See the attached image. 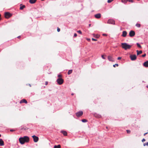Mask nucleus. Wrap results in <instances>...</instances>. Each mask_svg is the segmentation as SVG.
I'll return each mask as SVG.
<instances>
[{"instance_id":"obj_41","label":"nucleus","mask_w":148,"mask_h":148,"mask_svg":"<svg viewBox=\"0 0 148 148\" xmlns=\"http://www.w3.org/2000/svg\"><path fill=\"white\" fill-rule=\"evenodd\" d=\"M103 36H107V35L106 34H103Z\"/></svg>"},{"instance_id":"obj_19","label":"nucleus","mask_w":148,"mask_h":148,"mask_svg":"<svg viewBox=\"0 0 148 148\" xmlns=\"http://www.w3.org/2000/svg\"><path fill=\"white\" fill-rule=\"evenodd\" d=\"M61 146L60 145H55L54 148H60Z\"/></svg>"},{"instance_id":"obj_2","label":"nucleus","mask_w":148,"mask_h":148,"mask_svg":"<svg viewBox=\"0 0 148 148\" xmlns=\"http://www.w3.org/2000/svg\"><path fill=\"white\" fill-rule=\"evenodd\" d=\"M121 44L122 48L125 50L130 49L132 46V45H129L126 43H122Z\"/></svg>"},{"instance_id":"obj_45","label":"nucleus","mask_w":148,"mask_h":148,"mask_svg":"<svg viewBox=\"0 0 148 148\" xmlns=\"http://www.w3.org/2000/svg\"><path fill=\"white\" fill-rule=\"evenodd\" d=\"M91 26V24H89V27H90Z\"/></svg>"},{"instance_id":"obj_10","label":"nucleus","mask_w":148,"mask_h":148,"mask_svg":"<svg viewBox=\"0 0 148 148\" xmlns=\"http://www.w3.org/2000/svg\"><path fill=\"white\" fill-rule=\"evenodd\" d=\"M108 60L112 62H114V59L111 56H108Z\"/></svg>"},{"instance_id":"obj_50","label":"nucleus","mask_w":148,"mask_h":148,"mask_svg":"<svg viewBox=\"0 0 148 148\" xmlns=\"http://www.w3.org/2000/svg\"><path fill=\"white\" fill-rule=\"evenodd\" d=\"M1 134H0V137H1Z\"/></svg>"},{"instance_id":"obj_6","label":"nucleus","mask_w":148,"mask_h":148,"mask_svg":"<svg viewBox=\"0 0 148 148\" xmlns=\"http://www.w3.org/2000/svg\"><path fill=\"white\" fill-rule=\"evenodd\" d=\"M130 57L131 60L132 61L135 60L136 59V56L135 55H131Z\"/></svg>"},{"instance_id":"obj_14","label":"nucleus","mask_w":148,"mask_h":148,"mask_svg":"<svg viewBox=\"0 0 148 148\" xmlns=\"http://www.w3.org/2000/svg\"><path fill=\"white\" fill-rule=\"evenodd\" d=\"M143 65L145 67H148V61L145 62L143 63Z\"/></svg>"},{"instance_id":"obj_37","label":"nucleus","mask_w":148,"mask_h":148,"mask_svg":"<svg viewBox=\"0 0 148 148\" xmlns=\"http://www.w3.org/2000/svg\"><path fill=\"white\" fill-rule=\"evenodd\" d=\"M57 30L58 32H59L60 31V29L58 27Z\"/></svg>"},{"instance_id":"obj_18","label":"nucleus","mask_w":148,"mask_h":148,"mask_svg":"<svg viewBox=\"0 0 148 148\" xmlns=\"http://www.w3.org/2000/svg\"><path fill=\"white\" fill-rule=\"evenodd\" d=\"M136 52H137V55H138L139 54H140L142 53V51L141 50V51L137 50Z\"/></svg>"},{"instance_id":"obj_32","label":"nucleus","mask_w":148,"mask_h":148,"mask_svg":"<svg viewBox=\"0 0 148 148\" xmlns=\"http://www.w3.org/2000/svg\"><path fill=\"white\" fill-rule=\"evenodd\" d=\"M127 1H129L130 2H131L132 3L133 2V0H127Z\"/></svg>"},{"instance_id":"obj_48","label":"nucleus","mask_w":148,"mask_h":148,"mask_svg":"<svg viewBox=\"0 0 148 148\" xmlns=\"http://www.w3.org/2000/svg\"><path fill=\"white\" fill-rule=\"evenodd\" d=\"M29 86H31V85H30V84H29Z\"/></svg>"},{"instance_id":"obj_7","label":"nucleus","mask_w":148,"mask_h":148,"mask_svg":"<svg viewBox=\"0 0 148 148\" xmlns=\"http://www.w3.org/2000/svg\"><path fill=\"white\" fill-rule=\"evenodd\" d=\"M12 15L8 12H6L5 14V17L6 18H8L11 16Z\"/></svg>"},{"instance_id":"obj_43","label":"nucleus","mask_w":148,"mask_h":148,"mask_svg":"<svg viewBox=\"0 0 148 148\" xmlns=\"http://www.w3.org/2000/svg\"><path fill=\"white\" fill-rule=\"evenodd\" d=\"M48 84V82H45V85H47Z\"/></svg>"},{"instance_id":"obj_47","label":"nucleus","mask_w":148,"mask_h":148,"mask_svg":"<svg viewBox=\"0 0 148 148\" xmlns=\"http://www.w3.org/2000/svg\"><path fill=\"white\" fill-rule=\"evenodd\" d=\"M74 95V94H73V93H72V94H71V95Z\"/></svg>"},{"instance_id":"obj_21","label":"nucleus","mask_w":148,"mask_h":148,"mask_svg":"<svg viewBox=\"0 0 148 148\" xmlns=\"http://www.w3.org/2000/svg\"><path fill=\"white\" fill-rule=\"evenodd\" d=\"M136 26L138 27H140L141 26V25L140 24L136 23Z\"/></svg>"},{"instance_id":"obj_11","label":"nucleus","mask_w":148,"mask_h":148,"mask_svg":"<svg viewBox=\"0 0 148 148\" xmlns=\"http://www.w3.org/2000/svg\"><path fill=\"white\" fill-rule=\"evenodd\" d=\"M95 17L97 18H99L101 17V14L100 13H98L95 15Z\"/></svg>"},{"instance_id":"obj_42","label":"nucleus","mask_w":148,"mask_h":148,"mask_svg":"<svg viewBox=\"0 0 148 148\" xmlns=\"http://www.w3.org/2000/svg\"><path fill=\"white\" fill-rule=\"evenodd\" d=\"M10 131L11 132H13V131H14V130H13V129H11V130H10Z\"/></svg>"},{"instance_id":"obj_39","label":"nucleus","mask_w":148,"mask_h":148,"mask_svg":"<svg viewBox=\"0 0 148 148\" xmlns=\"http://www.w3.org/2000/svg\"><path fill=\"white\" fill-rule=\"evenodd\" d=\"M145 140L144 139V138H143L142 140V142H144V141H145Z\"/></svg>"},{"instance_id":"obj_23","label":"nucleus","mask_w":148,"mask_h":148,"mask_svg":"<svg viewBox=\"0 0 148 148\" xmlns=\"http://www.w3.org/2000/svg\"><path fill=\"white\" fill-rule=\"evenodd\" d=\"M25 6L24 5H23L22 6H21L20 7V10H23V8H25Z\"/></svg>"},{"instance_id":"obj_25","label":"nucleus","mask_w":148,"mask_h":148,"mask_svg":"<svg viewBox=\"0 0 148 148\" xmlns=\"http://www.w3.org/2000/svg\"><path fill=\"white\" fill-rule=\"evenodd\" d=\"M136 45H137V46L138 47L140 48H141V46L140 45L139 43H136Z\"/></svg>"},{"instance_id":"obj_9","label":"nucleus","mask_w":148,"mask_h":148,"mask_svg":"<svg viewBox=\"0 0 148 148\" xmlns=\"http://www.w3.org/2000/svg\"><path fill=\"white\" fill-rule=\"evenodd\" d=\"M107 23L109 24H111L114 25L115 24V21L112 19H109L108 20Z\"/></svg>"},{"instance_id":"obj_40","label":"nucleus","mask_w":148,"mask_h":148,"mask_svg":"<svg viewBox=\"0 0 148 148\" xmlns=\"http://www.w3.org/2000/svg\"><path fill=\"white\" fill-rule=\"evenodd\" d=\"M121 57H119L118 58H117V59L118 60H120V59H121Z\"/></svg>"},{"instance_id":"obj_38","label":"nucleus","mask_w":148,"mask_h":148,"mask_svg":"<svg viewBox=\"0 0 148 148\" xmlns=\"http://www.w3.org/2000/svg\"><path fill=\"white\" fill-rule=\"evenodd\" d=\"M146 55V54H145L143 55L142 56V57H145V56Z\"/></svg>"},{"instance_id":"obj_8","label":"nucleus","mask_w":148,"mask_h":148,"mask_svg":"<svg viewBox=\"0 0 148 148\" xmlns=\"http://www.w3.org/2000/svg\"><path fill=\"white\" fill-rule=\"evenodd\" d=\"M32 137L33 138L34 141L35 142H38V138L35 135H33L32 136Z\"/></svg>"},{"instance_id":"obj_15","label":"nucleus","mask_w":148,"mask_h":148,"mask_svg":"<svg viewBox=\"0 0 148 148\" xmlns=\"http://www.w3.org/2000/svg\"><path fill=\"white\" fill-rule=\"evenodd\" d=\"M4 145V142L2 139H0V146H2Z\"/></svg>"},{"instance_id":"obj_26","label":"nucleus","mask_w":148,"mask_h":148,"mask_svg":"<svg viewBox=\"0 0 148 148\" xmlns=\"http://www.w3.org/2000/svg\"><path fill=\"white\" fill-rule=\"evenodd\" d=\"M82 121L84 123H85L87 122V120L85 119H83L82 120Z\"/></svg>"},{"instance_id":"obj_4","label":"nucleus","mask_w":148,"mask_h":148,"mask_svg":"<svg viewBox=\"0 0 148 148\" xmlns=\"http://www.w3.org/2000/svg\"><path fill=\"white\" fill-rule=\"evenodd\" d=\"M83 112L82 111H80L76 113V115L78 117H79L82 115Z\"/></svg>"},{"instance_id":"obj_51","label":"nucleus","mask_w":148,"mask_h":148,"mask_svg":"<svg viewBox=\"0 0 148 148\" xmlns=\"http://www.w3.org/2000/svg\"><path fill=\"white\" fill-rule=\"evenodd\" d=\"M41 1H44V0H41Z\"/></svg>"},{"instance_id":"obj_16","label":"nucleus","mask_w":148,"mask_h":148,"mask_svg":"<svg viewBox=\"0 0 148 148\" xmlns=\"http://www.w3.org/2000/svg\"><path fill=\"white\" fill-rule=\"evenodd\" d=\"M37 0H29V2L31 4H33L35 3Z\"/></svg>"},{"instance_id":"obj_27","label":"nucleus","mask_w":148,"mask_h":148,"mask_svg":"<svg viewBox=\"0 0 148 148\" xmlns=\"http://www.w3.org/2000/svg\"><path fill=\"white\" fill-rule=\"evenodd\" d=\"M119 66L118 64H115L113 65V66L114 67H116V66Z\"/></svg>"},{"instance_id":"obj_33","label":"nucleus","mask_w":148,"mask_h":148,"mask_svg":"<svg viewBox=\"0 0 148 148\" xmlns=\"http://www.w3.org/2000/svg\"><path fill=\"white\" fill-rule=\"evenodd\" d=\"M92 40L95 41H97V39H94V38H92Z\"/></svg>"},{"instance_id":"obj_35","label":"nucleus","mask_w":148,"mask_h":148,"mask_svg":"<svg viewBox=\"0 0 148 148\" xmlns=\"http://www.w3.org/2000/svg\"><path fill=\"white\" fill-rule=\"evenodd\" d=\"M77 36V35L76 33H75L74 34V37H76Z\"/></svg>"},{"instance_id":"obj_17","label":"nucleus","mask_w":148,"mask_h":148,"mask_svg":"<svg viewBox=\"0 0 148 148\" xmlns=\"http://www.w3.org/2000/svg\"><path fill=\"white\" fill-rule=\"evenodd\" d=\"M61 132L64 135L66 136L67 135V133L66 132L64 131H61Z\"/></svg>"},{"instance_id":"obj_44","label":"nucleus","mask_w":148,"mask_h":148,"mask_svg":"<svg viewBox=\"0 0 148 148\" xmlns=\"http://www.w3.org/2000/svg\"><path fill=\"white\" fill-rule=\"evenodd\" d=\"M148 133V132H146L144 134V136H145L146 134H147Z\"/></svg>"},{"instance_id":"obj_1","label":"nucleus","mask_w":148,"mask_h":148,"mask_svg":"<svg viewBox=\"0 0 148 148\" xmlns=\"http://www.w3.org/2000/svg\"><path fill=\"white\" fill-rule=\"evenodd\" d=\"M29 137L27 136L20 137L19 139V140L21 144H24L25 143L28 142L29 141Z\"/></svg>"},{"instance_id":"obj_46","label":"nucleus","mask_w":148,"mask_h":148,"mask_svg":"<svg viewBox=\"0 0 148 148\" xmlns=\"http://www.w3.org/2000/svg\"><path fill=\"white\" fill-rule=\"evenodd\" d=\"M21 36H18L17 38H19Z\"/></svg>"},{"instance_id":"obj_13","label":"nucleus","mask_w":148,"mask_h":148,"mask_svg":"<svg viewBox=\"0 0 148 148\" xmlns=\"http://www.w3.org/2000/svg\"><path fill=\"white\" fill-rule=\"evenodd\" d=\"M20 103H27V101L25 99H23L20 101Z\"/></svg>"},{"instance_id":"obj_22","label":"nucleus","mask_w":148,"mask_h":148,"mask_svg":"<svg viewBox=\"0 0 148 148\" xmlns=\"http://www.w3.org/2000/svg\"><path fill=\"white\" fill-rule=\"evenodd\" d=\"M94 37L97 38H98L99 37V35L98 34H94Z\"/></svg>"},{"instance_id":"obj_28","label":"nucleus","mask_w":148,"mask_h":148,"mask_svg":"<svg viewBox=\"0 0 148 148\" xmlns=\"http://www.w3.org/2000/svg\"><path fill=\"white\" fill-rule=\"evenodd\" d=\"M126 131L127 133L128 134H130L131 132V131L130 130H127Z\"/></svg>"},{"instance_id":"obj_5","label":"nucleus","mask_w":148,"mask_h":148,"mask_svg":"<svg viewBox=\"0 0 148 148\" xmlns=\"http://www.w3.org/2000/svg\"><path fill=\"white\" fill-rule=\"evenodd\" d=\"M135 32L134 31L131 30L129 32V36L131 37H133L135 35Z\"/></svg>"},{"instance_id":"obj_34","label":"nucleus","mask_w":148,"mask_h":148,"mask_svg":"<svg viewBox=\"0 0 148 148\" xmlns=\"http://www.w3.org/2000/svg\"><path fill=\"white\" fill-rule=\"evenodd\" d=\"M101 57L103 59H105V58L104 57V56L103 55H102L101 56Z\"/></svg>"},{"instance_id":"obj_20","label":"nucleus","mask_w":148,"mask_h":148,"mask_svg":"<svg viewBox=\"0 0 148 148\" xmlns=\"http://www.w3.org/2000/svg\"><path fill=\"white\" fill-rule=\"evenodd\" d=\"M72 70H69L68 72V73H67L69 75L70 74L72 73Z\"/></svg>"},{"instance_id":"obj_3","label":"nucleus","mask_w":148,"mask_h":148,"mask_svg":"<svg viewBox=\"0 0 148 148\" xmlns=\"http://www.w3.org/2000/svg\"><path fill=\"white\" fill-rule=\"evenodd\" d=\"M57 82L59 85H61L63 83L64 80L62 78H59L57 80Z\"/></svg>"},{"instance_id":"obj_31","label":"nucleus","mask_w":148,"mask_h":148,"mask_svg":"<svg viewBox=\"0 0 148 148\" xmlns=\"http://www.w3.org/2000/svg\"><path fill=\"white\" fill-rule=\"evenodd\" d=\"M113 0H108V3H110L112 2Z\"/></svg>"},{"instance_id":"obj_49","label":"nucleus","mask_w":148,"mask_h":148,"mask_svg":"<svg viewBox=\"0 0 148 148\" xmlns=\"http://www.w3.org/2000/svg\"><path fill=\"white\" fill-rule=\"evenodd\" d=\"M146 86L147 88H148V85L147 86Z\"/></svg>"},{"instance_id":"obj_52","label":"nucleus","mask_w":148,"mask_h":148,"mask_svg":"<svg viewBox=\"0 0 148 148\" xmlns=\"http://www.w3.org/2000/svg\"><path fill=\"white\" fill-rule=\"evenodd\" d=\"M137 1H140V0H137Z\"/></svg>"},{"instance_id":"obj_30","label":"nucleus","mask_w":148,"mask_h":148,"mask_svg":"<svg viewBox=\"0 0 148 148\" xmlns=\"http://www.w3.org/2000/svg\"><path fill=\"white\" fill-rule=\"evenodd\" d=\"M77 32H78V33L80 34H82V32L80 30H78L77 31Z\"/></svg>"},{"instance_id":"obj_12","label":"nucleus","mask_w":148,"mask_h":148,"mask_svg":"<svg viewBox=\"0 0 148 148\" xmlns=\"http://www.w3.org/2000/svg\"><path fill=\"white\" fill-rule=\"evenodd\" d=\"M127 35V32H126V31H124L123 32L122 36L123 37H125Z\"/></svg>"},{"instance_id":"obj_36","label":"nucleus","mask_w":148,"mask_h":148,"mask_svg":"<svg viewBox=\"0 0 148 148\" xmlns=\"http://www.w3.org/2000/svg\"><path fill=\"white\" fill-rule=\"evenodd\" d=\"M62 77V75H58V77L59 78H60Z\"/></svg>"},{"instance_id":"obj_29","label":"nucleus","mask_w":148,"mask_h":148,"mask_svg":"<svg viewBox=\"0 0 148 148\" xmlns=\"http://www.w3.org/2000/svg\"><path fill=\"white\" fill-rule=\"evenodd\" d=\"M143 145L144 146H145V145H147V146H148V142H147L146 143H144Z\"/></svg>"},{"instance_id":"obj_24","label":"nucleus","mask_w":148,"mask_h":148,"mask_svg":"<svg viewBox=\"0 0 148 148\" xmlns=\"http://www.w3.org/2000/svg\"><path fill=\"white\" fill-rule=\"evenodd\" d=\"M127 1V0H122V2L123 3H124L125 4Z\"/></svg>"}]
</instances>
